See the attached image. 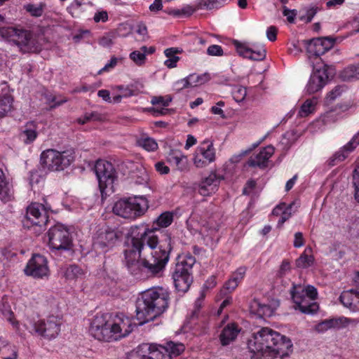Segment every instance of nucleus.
Wrapping results in <instances>:
<instances>
[{"label":"nucleus","instance_id":"obj_28","mask_svg":"<svg viewBox=\"0 0 359 359\" xmlns=\"http://www.w3.org/2000/svg\"><path fill=\"white\" fill-rule=\"evenodd\" d=\"M307 249L296 259L295 264L297 268L306 269L313 265L314 257L307 254Z\"/></svg>","mask_w":359,"mask_h":359},{"label":"nucleus","instance_id":"obj_62","mask_svg":"<svg viewBox=\"0 0 359 359\" xmlns=\"http://www.w3.org/2000/svg\"><path fill=\"white\" fill-rule=\"evenodd\" d=\"M256 187V182L253 180H248L243 188V193L245 195H249L251 191Z\"/></svg>","mask_w":359,"mask_h":359},{"label":"nucleus","instance_id":"obj_51","mask_svg":"<svg viewBox=\"0 0 359 359\" xmlns=\"http://www.w3.org/2000/svg\"><path fill=\"white\" fill-rule=\"evenodd\" d=\"M246 268L245 266L239 267L232 275V278L238 283L244 278L246 273Z\"/></svg>","mask_w":359,"mask_h":359},{"label":"nucleus","instance_id":"obj_25","mask_svg":"<svg viewBox=\"0 0 359 359\" xmlns=\"http://www.w3.org/2000/svg\"><path fill=\"white\" fill-rule=\"evenodd\" d=\"M240 330L234 323L228 324L224 327L220 335L219 339L222 346H227L237 337Z\"/></svg>","mask_w":359,"mask_h":359},{"label":"nucleus","instance_id":"obj_42","mask_svg":"<svg viewBox=\"0 0 359 359\" xmlns=\"http://www.w3.org/2000/svg\"><path fill=\"white\" fill-rule=\"evenodd\" d=\"M353 184L355 188V198L358 202H359V163L353 171Z\"/></svg>","mask_w":359,"mask_h":359},{"label":"nucleus","instance_id":"obj_19","mask_svg":"<svg viewBox=\"0 0 359 359\" xmlns=\"http://www.w3.org/2000/svg\"><path fill=\"white\" fill-rule=\"evenodd\" d=\"M224 177L211 172L207 177L202 180L199 184L198 192L202 196H209L217 190Z\"/></svg>","mask_w":359,"mask_h":359},{"label":"nucleus","instance_id":"obj_35","mask_svg":"<svg viewBox=\"0 0 359 359\" xmlns=\"http://www.w3.org/2000/svg\"><path fill=\"white\" fill-rule=\"evenodd\" d=\"M102 115L97 111L86 112L83 117L79 118L77 122L79 124L83 125L89 121H101Z\"/></svg>","mask_w":359,"mask_h":359},{"label":"nucleus","instance_id":"obj_50","mask_svg":"<svg viewBox=\"0 0 359 359\" xmlns=\"http://www.w3.org/2000/svg\"><path fill=\"white\" fill-rule=\"evenodd\" d=\"M172 101V98L169 97L168 99L165 100L163 97H154L151 100V103L154 105L156 104H161L163 107H168L170 102Z\"/></svg>","mask_w":359,"mask_h":359},{"label":"nucleus","instance_id":"obj_56","mask_svg":"<svg viewBox=\"0 0 359 359\" xmlns=\"http://www.w3.org/2000/svg\"><path fill=\"white\" fill-rule=\"evenodd\" d=\"M180 82H184V87H194L196 86V82L195 81V74H190L188 76H187L184 79H180Z\"/></svg>","mask_w":359,"mask_h":359},{"label":"nucleus","instance_id":"obj_49","mask_svg":"<svg viewBox=\"0 0 359 359\" xmlns=\"http://www.w3.org/2000/svg\"><path fill=\"white\" fill-rule=\"evenodd\" d=\"M349 309L353 312L359 311V287L355 288L351 306H350Z\"/></svg>","mask_w":359,"mask_h":359},{"label":"nucleus","instance_id":"obj_43","mask_svg":"<svg viewBox=\"0 0 359 359\" xmlns=\"http://www.w3.org/2000/svg\"><path fill=\"white\" fill-rule=\"evenodd\" d=\"M294 203H290V205H287L285 204V208L282 210L281 217L278 222V225L280 226L283 224L292 215V208Z\"/></svg>","mask_w":359,"mask_h":359},{"label":"nucleus","instance_id":"obj_37","mask_svg":"<svg viewBox=\"0 0 359 359\" xmlns=\"http://www.w3.org/2000/svg\"><path fill=\"white\" fill-rule=\"evenodd\" d=\"M355 291V288H352L349 290L344 291L341 294L339 301L345 307L349 309L350 306H351Z\"/></svg>","mask_w":359,"mask_h":359},{"label":"nucleus","instance_id":"obj_48","mask_svg":"<svg viewBox=\"0 0 359 359\" xmlns=\"http://www.w3.org/2000/svg\"><path fill=\"white\" fill-rule=\"evenodd\" d=\"M207 53L212 56H222L224 54L222 48L219 45H211L207 49Z\"/></svg>","mask_w":359,"mask_h":359},{"label":"nucleus","instance_id":"obj_14","mask_svg":"<svg viewBox=\"0 0 359 359\" xmlns=\"http://www.w3.org/2000/svg\"><path fill=\"white\" fill-rule=\"evenodd\" d=\"M48 245L52 250L68 251L72 247V238L67 226L57 224L48 231Z\"/></svg>","mask_w":359,"mask_h":359},{"label":"nucleus","instance_id":"obj_29","mask_svg":"<svg viewBox=\"0 0 359 359\" xmlns=\"http://www.w3.org/2000/svg\"><path fill=\"white\" fill-rule=\"evenodd\" d=\"M13 98L6 95L0 97V118L4 117L12 109Z\"/></svg>","mask_w":359,"mask_h":359},{"label":"nucleus","instance_id":"obj_60","mask_svg":"<svg viewBox=\"0 0 359 359\" xmlns=\"http://www.w3.org/2000/svg\"><path fill=\"white\" fill-rule=\"evenodd\" d=\"M156 170L161 174L165 175L170 172V168L163 162H158L155 164Z\"/></svg>","mask_w":359,"mask_h":359},{"label":"nucleus","instance_id":"obj_6","mask_svg":"<svg viewBox=\"0 0 359 359\" xmlns=\"http://www.w3.org/2000/svg\"><path fill=\"white\" fill-rule=\"evenodd\" d=\"M195 263L196 258L189 252L177 257L172 277L175 289L178 292L185 293L189 290L193 281L191 271Z\"/></svg>","mask_w":359,"mask_h":359},{"label":"nucleus","instance_id":"obj_39","mask_svg":"<svg viewBox=\"0 0 359 359\" xmlns=\"http://www.w3.org/2000/svg\"><path fill=\"white\" fill-rule=\"evenodd\" d=\"M233 44L236 46L238 54L243 57L248 58L252 53V48L247 47L245 44L241 43L238 41H235Z\"/></svg>","mask_w":359,"mask_h":359},{"label":"nucleus","instance_id":"obj_1","mask_svg":"<svg viewBox=\"0 0 359 359\" xmlns=\"http://www.w3.org/2000/svg\"><path fill=\"white\" fill-rule=\"evenodd\" d=\"M173 221L171 212L161 213L151 227L144 224L131 228L124 253V264L132 274L139 269L153 276H159L170 259L172 241L168 231Z\"/></svg>","mask_w":359,"mask_h":359},{"label":"nucleus","instance_id":"obj_55","mask_svg":"<svg viewBox=\"0 0 359 359\" xmlns=\"http://www.w3.org/2000/svg\"><path fill=\"white\" fill-rule=\"evenodd\" d=\"M283 14L287 17V20L289 22L293 23L294 22V18L297 15L295 10H290L286 6L283 7Z\"/></svg>","mask_w":359,"mask_h":359},{"label":"nucleus","instance_id":"obj_33","mask_svg":"<svg viewBox=\"0 0 359 359\" xmlns=\"http://www.w3.org/2000/svg\"><path fill=\"white\" fill-rule=\"evenodd\" d=\"M227 0H200L198 7L201 8H205L211 10L218 8L224 5Z\"/></svg>","mask_w":359,"mask_h":359},{"label":"nucleus","instance_id":"obj_13","mask_svg":"<svg viewBox=\"0 0 359 359\" xmlns=\"http://www.w3.org/2000/svg\"><path fill=\"white\" fill-rule=\"evenodd\" d=\"M25 228H34V231L40 233L46 229L48 222V217L44 206L38 203H33L27 208L26 215L22 219Z\"/></svg>","mask_w":359,"mask_h":359},{"label":"nucleus","instance_id":"obj_15","mask_svg":"<svg viewBox=\"0 0 359 359\" xmlns=\"http://www.w3.org/2000/svg\"><path fill=\"white\" fill-rule=\"evenodd\" d=\"M121 237V232L109 228L98 230L93 238V247L98 253L111 249Z\"/></svg>","mask_w":359,"mask_h":359},{"label":"nucleus","instance_id":"obj_20","mask_svg":"<svg viewBox=\"0 0 359 359\" xmlns=\"http://www.w3.org/2000/svg\"><path fill=\"white\" fill-rule=\"evenodd\" d=\"M358 144L359 131L339 151L334 153V154L329 159V165L333 166L338 162L343 161L348 156V154L353 151Z\"/></svg>","mask_w":359,"mask_h":359},{"label":"nucleus","instance_id":"obj_64","mask_svg":"<svg viewBox=\"0 0 359 359\" xmlns=\"http://www.w3.org/2000/svg\"><path fill=\"white\" fill-rule=\"evenodd\" d=\"M238 285V283L236 280H234L232 278H231L225 283L224 287L228 291L232 292L237 287Z\"/></svg>","mask_w":359,"mask_h":359},{"label":"nucleus","instance_id":"obj_63","mask_svg":"<svg viewBox=\"0 0 359 359\" xmlns=\"http://www.w3.org/2000/svg\"><path fill=\"white\" fill-rule=\"evenodd\" d=\"M108 20V14L106 11H100L95 14L94 20L96 22L100 21L106 22Z\"/></svg>","mask_w":359,"mask_h":359},{"label":"nucleus","instance_id":"obj_23","mask_svg":"<svg viewBox=\"0 0 359 359\" xmlns=\"http://www.w3.org/2000/svg\"><path fill=\"white\" fill-rule=\"evenodd\" d=\"M37 124L34 121H29L23 126L19 134L20 139L26 144L32 143L37 137Z\"/></svg>","mask_w":359,"mask_h":359},{"label":"nucleus","instance_id":"obj_54","mask_svg":"<svg viewBox=\"0 0 359 359\" xmlns=\"http://www.w3.org/2000/svg\"><path fill=\"white\" fill-rule=\"evenodd\" d=\"M194 164L197 168H203L205 167L208 163L205 161V159H204L201 155L197 154V152H195L194 158Z\"/></svg>","mask_w":359,"mask_h":359},{"label":"nucleus","instance_id":"obj_44","mask_svg":"<svg viewBox=\"0 0 359 359\" xmlns=\"http://www.w3.org/2000/svg\"><path fill=\"white\" fill-rule=\"evenodd\" d=\"M348 323V320L346 318H339L331 319V327L334 329H341L345 327Z\"/></svg>","mask_w":359,"mask_h":359},{"label":"nucleus","instance_id":"obj_10","mask_svg":"<svg viewBox=\"0 0 359 359\" xmlns=\"http://www.w3.org/2000/svg\"><path fill=\"white\" fill-rule=\"evenodd\" d=\"M74 158L72 150L60 152L55 149H47L41 154V164L50 171L63 170L74 162Z\"/></svg>","mask_w":359,"mask_h":359},{"label":"nucleus","instance_id":"obj_16","mask_svg":"<svg viewBox=\"0 0 359 359\" xmlns=\"http://www.w3.org/2000/svg\"><path fill=\"white\" fill-rule=\"evenodd\" d=\"M335 39L330 36L319 37L311 40H304L302 43L310 55L319 57L330 50L334 44Z\"/></svg>","mask_w":359,"mask_h":359},{"label":"nucleus","instance_id":"obj_8","mask_svg":"<svg viewBox=\"0 0 359 359\" xmlns=\"http://www.w3.org/2000/svg\"><path fill=\"white\" fill-rule=\"evenodd\" d=\"M184 351V346L181 343L166 342L165 346H157L156 344H144L140 346L138 355L140 359H172L180 355Z\"/></svg>","mask_w":359,"mask_h":359},{"label":"nucleus","instance_id":"obj_32","mask_svg":"<svg viewBox=\"0 0 359 359\" xmlns=\"http://www.w3.org/2000/svg\"><path fill=\"white\" fill-rule=\"evenodd\" d=\"M137 144L148 151H154L158 149V144L156 140L148 137L139 139Z\"/></svg>","mask_w":359,"mask_h":359},{"label":"nucleus","instance_id":"obj_21","mask_svg":"<svg viewBox=\"0 0 359 359\" xmlns=\"http://www.w3.org/2000/svg\"><path fill=\"white\" fill-rule=\"evenodd\" d=\"M167 161L180 172H187L189 170L190 164L188 158L180 150H170L168 154Z\"/></svg>","mask_w":359,"mask_h":359},{"label":"nucleus","instance_id":"obj_17","mask_svg":"<svg viewBox=\"0 0 359 359\" xmlns=\"http://www.w3.org/2000/svg\"><path fill=\"white\" fill-rule=\"evenodd\" d=\"M328 67L323 65L319 68H313V72L306 85V89L309 94H313L321 90L327 83L329 74Z\"/></svg>","mask_w":359,"mask_h":359},{"label":"nucleus","instance_id":"obj_12","mask_svg":"<svg viewBox=\"0 0 359 359\" xmlns=\"http://www.w3.org/2000/svg\"><path fill=\"white\" fill-rule=\"evenodd\" d=\"M94 171L102 195L107 194L108 192L113 193L114 184L118 176L112 163L104 160H97L94 166Z\"/></svg>","mask_w":359,"mask_h":359},{"label":"nucleus","instance_id":"obj_41","mask_svg":"<svg viewBox=\"0 0 359 359\" xmlns=\"http://www.w3.org/2000/svg\"><path fill=\"white\" fill-rule=\"evenodd\" d=\"M247 95V88L243 86H238L233 91V97L235 101L241 102L243 101Z\"/></svg>","mask_w":359,"mask_h":359},{"label":"nucleus","instance_id":"obj_11","mask_svg":"<svg viewBox=\"0 0 359 359\" xmlns=\"http://www.w3.org/2000/svg\"><path fill=\"white\" fill-rule=\"evenodd\" d=\"M25 326L30 333L51 340L58 336L60 332L61 321L57 317L50 316L46 319L29 320L27 323L25 324Z\"/></svg>","mask_w":359,"mask_h":359},{"label":"nucleus","instance_id":"obj_31","mask_svg":"<svg viewBox=\"0 0 359 359\" xmlns=\"http://www.w3.org/2000/svg\"><path fill=\"white\" fill-rule=\"evenodd\" d=\"M11 196L8 184L5 180L3 170L0 169V198L4 201H9Z\"/></svg>","mask_w":359,"mask_h":359},{"label":"nucleus","instance_id":"obj_9","mask_svg":"<svg viewBox=\"0 0 359 359\" xmlns=\"http://www.w3.org/2000/svg\"><path fill=\"white\" fill-rule=\"evenodd\" d=\"M149 208L147 199L143 196H134L120 199L113 206V212L126 219H135L143 215Z\"/></svg>","mask_w":359,"mask_h":359},{"label":"nucleus","instance_id":"obj_36","mask_svg":"<svg viewBox=\"0 0 359 359\" xmlns=\"http://www.w3.org/2000/svg\"><path fill=\"white\" fill-rule=\"evenodd\" d=\"M316 103L315 99L306 100L304 103L302 105L299 111V116L301 117H305L311 114L314 110V104Z\"/></svg>","mask_w":359,"mask_h":359},{"label":"nucleus","instance_id":"obj_30","mask_svg":"<svg viewBox=\"0 0 359 359\" xmlns=\"http://www.w3.org/2000/svg\"><path fill=\"white\" fill-rule=\"evenodd\" d=\"M142 88L143 85L142 83H136L126 87L119 86L118 89L121 91L123 97H127L138 95Z\"/></svg>","mask_w":359,"mask_h":359},{"label":"nucleus","instance_id":"obj_57","mask_svg":"<svg viewBox=\"0 0 359 359\" xmlns=\"http://www.w3.org/2000/svg\"><path fill=\"white\" fill-rule=\"evenodd\" d=\"M117 62H118V58L116 57H112L111 58V60H109V62H108L104 66L103 68H102L100 71H99V74H101L102 72H107L109 71V69H113L116 65H117Z\"/></svg>","mask_w":359,"mask_h":359},{"label":"nucleus","instance_id":"obj_52","mask_svg":"<svg viewBox=\"0 0 359 359\" xmlns=\"http://www.w3.org/2000/svg\"><path fill=\"white\" fill-rule=\"evenodd\" d=\"M331 328H332L331 327V319H327V320H325L319 323L316 325V329L319 332H324Z\"/></svg>","mask_w":359,"mask_h":359},{"label":"nucleus","instance_id":"obj_59","mask_svg":"<svg viewBox=\"0 0 359 359\" xmlns=\"http://www.w3.org/2000/svg\"><path fill=\"white\" fill-rule=\"evenodd\" d=\"M266 36L270 41H274L277 38V29L274 26L268 27L266 30Z\"/></svg>","mask_w":359,"mask_h":359},{"label":"nucleus","instance_id":"obj_45","mask_svg":"<svg viewBox=\"0 0 359 359\" xmlns=\"http://www.w3.org/2000/svg\"><path fill=\"white\" fill-rule=\"evenodd\" d=\"M266 55V50L264 48H262L258 50H254L252 49L251 55L249 56V59L252 60L260 61L265 59Z\"/></svg>","mask_w":359,"mask_h":359},{"label":"nucleus","instance_id":"obj_34","mask_svg":"<svg viewBox=\"0 0 359 359\" xmlns=\"http://www.w3.org/2000/svg\"><path fill=\"white\" fill-rule=\"evenodd\" d=\"M45 7L46 4L43 3H40L39 4H29L25 6L26 11L34 17H41L43 15Z\"/></svg>","mask_w":359,"mask_h":359},{"label":"nucleus","instance_id":"obj_3","mask_svg":"<svg viewBox=\"0 0 359 359\" xmlns=\"http://www.w3.org/2000/svg\"><path fill=\"white\" fill-rule=\"evenodd\" d=\"M133 325L123 314L97 313L92 320L89 332L99 341H116L128 336Z\"/></svg>","mask_w":359,"mask_h":359},{"label":"nucleus","instance_id":"obj_5","mask_svg":"<svg viewBox=\"0 0 359 359\" xmlns=\"http://www.w3.org/2000/svg\"><path fill=\"white\" fill-rule=\"evenodd\" d=\"M290 294L295 304V309H299L302 313L314 314L318 310V304L314 302L318 296L317 289L314 286L293 283Z\"/></svg>","mask_w":359,"mask_h":359},{"label":"nucleus","instance_id":"obj_46","mask_svg":"<svg viewBox=\"0 0 359 359\" xmlns=\"http://www.w3.org/2000/svg\"><path fill=\"white\" fill-rule=\"evenodd\" d=\"M341 88L339 86H336L333 90L329 92L326 96V102L327 103L332 102L337 97L341 94Z\"/></svg>","mask_w":359,"mask_h":359},{"label":"nucleus","instance_id":"obj_58","mask_svg":"<svg viewBox=\"0 0 359 359\" xmlns=\"http://www.w3.org/2000/svg\"><path fill=\"white\" fill-rule=\"evenodd\" d=\"M294 247L301 248L304 245V239L302 232H297L294 233Z\"/></svg>","mask_w":359,"mask_h":359},{"label":"nucleus","instance_id":"obj_24","mask_svg":"<svg viewBox=\"0 0 359 359\" xmlns=\"http://www.w3.org/2000/svg\"><path fill=\"white\" fill-rule=\"evenodd\" d=\"M196 151L201 155L208 164L215 160V149L213 142L208 139L203 140L197 147Z\"/></svg>","mask_w":359,"mask_h":359},{"label":"nucleus","instance_id":"obj_4","mask_svg":"<svg viewBox=\"0 0 359 359\" xmlns=\"http://www.w3.org/2000/svg\"><path fill=\"white\" fill-rule=\"evenodd\" d=\"M169 292L161 287H152L141 294L136 302V316L140 324L154 320L165 311L169 304Z\"/></svg>","mask_w":359,"mask_h":359},{"label":"nucleus","instance_id":"obj_40","mask_svg":"<svg viewBox=\"0 0 359 359\" xmlns=\"http://www.w3.org/2000/svg\"><path fill=\"white\" fill-rule=\"evenodd\" d=\"M130 58L138 66L144 65L147 59L145 54L139 50H134L130 53Z\"/></svg>","mask_w":359,"mask_h":359},{"label":"nucleus","instance_id":"obj_2","mask_svg":"<svg viewBox=\"0 0 359 359\" xmlns=\"http://www.w3.org/2000/svg\"><path fill=\"white\" fill-rule=\"evenodd\" d=\"M290 338L269 327H262L248 340L251 359H284L292 352Z\"/></svg>","mask_w":359,"mask_h":359},{"label":"nucleus","instance_id":"obj_18","mask_svg":"<svg viewBox=\"0 0 359 359\" xmlns=\"http://www.w3.org/2000/svg\"><path fill=\"white\" fill-rule=\"evenodd\" d=\"M24 271L27 276L41 278L48 275L47 260L43 255L36 254L28 262Z\"/></svg>","mask_w":359,"mask_h":359},{"label":"nucleus","instance_id":"obj_27","mask_svg":"<svg viewBox=\"0 0 359 359\" xmlns=\"http://www.w3.org/2000/svg\"><path fill=\"white\" fill-rule=\"evenodd\" d=\"M339 76L344 81H352L353 79H359V65H350L344 69Z\"/></svg>","mask_w":359,"mask_h":359},{"label":"nucleus","instance_id":"obj_7","mask_svg":"<svg viewBox=\"0 0 359 359\" xmlns=\"http://www.w3.org/2000/svg\"><path fill=\"white\" fill-rule=\"evenodd\" d=\"M0 33L3 37L13 42L22 53H38L41 49V45L29 30L8 27L1 29Z\"/></svg>","mask_w":359,"mask_h":359},{"label":"nucleus","instance_id":"obj_26","mask_svg":"<svg viewBox=\"0 0 359 359\" xmlns=\"http://www.w3.org/2000/svg\"><path fill=\"white\" fill-rule=\"evenodd\" d=\"M86 271L81 266L76 264H71L64 271V276L67 280L82 279L85 278Z\"/></svg>","mask_w":359,"mask_h":359},{"label":"nucleus","instance_id":"obj_38","mask_svg":"<svg viewBox=\"0 0 359 359\" xmlns=\"http://www.w3.org/2000/svg\"><path fill=\"white\" fill-rule=\"evenodd\" d=\"M252 308L256 309L257 313L259 316H270L271 313V308L269 305L262 304L257 300L253 302Z\"/></svg>","mask_w":359,"mask_h":359},{"label":"nucleus","instance_id":"obj_47","mask_svg":"<svg viewBox=\"0 0 359 359\" xmlns=\"http://www.w3.org/2000/svg\"><path fill=\"white\" fill-rule=\"evenodd\" d=\"M318 10V7H311L306 11V13L300 17L301 20H304L306 22H310L313 17L316 15Z\"/></svg>","mask_w":359,"mask_h":359},{"label":"nucleus","instance_id":"obj_61","mask_svg":"<svg viewBox=\"0 0 359 359\" xmlns=\"http://www.w3.org/2000/svg\"><path fill=\"white\" fill-rule=\"evenodd\" d=\"M149 8L150 11L154 12V13H157L159 11H161L163 8L162 0H154L153 4H151L149 6Z\"/></svg>","mask_w":359,"mask_h":359},{"label":"nucleus","instance_id":"obj_22","mask_svg":"<svg viewBox=\"0 0 359 359\" xmlns=\"http://www.w3.org/2000/svg\"><path fill=\"white\" fill-rule=\"evenodd\" d=\"M274 153L273 147L269 145L263 148L256 156H251L247 164L250 167H259L260 168H265L267 166V162L269 158Z\"/></svg>","mask_w":359,"mask_h":359},{"label":"nucleus","instance_id":"obj_53","mask_svg":"<svg viewBox=\"0 0 359 359\" xmlns=\"http://www.w3.org/2000/svg\"><path fill=\"white\" fill-rule=\"evenodd\" d=\"M290 263L287 260L285 259L283 261L279 271L278 272V276L279 277L284 276L287 273H288L290 271Z\"/></svg>","mask_w":359,"mask_h":359}]
</instances>
